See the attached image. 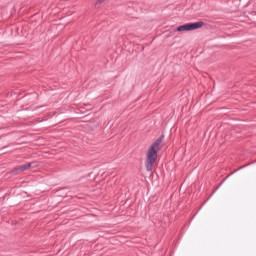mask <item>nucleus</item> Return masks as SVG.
Listing matches in <instances>:
<instances>
[{
  "mask_svg": "<svg viewBox=\"0 0 256 256\" xmlns=\"http://www.w3.org/2000/svg\"><path fill=\"white\" fill-rule=\"evenodd\" d=\"M163 147V137L158 138L147 151L146 169L147 171H153V165L157 161V152Z\"/></svg>",
  "mask_w": 256,
  "mask_h": 256,
  "instance_id": "1",
  "label": "nucleus"
},
{
  "mask_svg": "<svg viewBox=\"0 0 256 256\" xmlns=\"http://www.w3.org/2000/svg\"><path fill=\"white\" fill-rule=\"evenodd\" d=\"M203 22L187 23L177 27L176 31L183 33V31H195L196 29H201L203 27Z\"/></svg>",
  "mask_w": 256,
  "mask_h": 256,
  "instance_id": "2",
  "label": "nucleus"
},
{
  "mask_svg": "<svg viewBox=\"0 0 256 256\" xmlns=\"http://www.w3.org/2000/svg\"><path fill=\"white\" fill-rule=\"evenodd\" d=\"M31 167H33V162L17 166L13 169L12 173H14V175H18V173H23V171H27V169H31Z\"/></svg>",
  "mask_w": 256,
  "mask_h": 256,
  "instance_id": "3",
  "label": "nucleus"
},
{
  "mask_svg": "<svg viewBox=\"0 0 256 256\" xmlns=\"http://www.w3.org/2000/svg\"><path fill=\"white\" fill-rule=\"evenodd\" d=\"M105 0H98L97 3H103Z\"/></svg>",
  "mask_w": 256,
  "mask_h": 256,
  "instance_id": "4",
  "label": "nucleus"
}]
</instances>
